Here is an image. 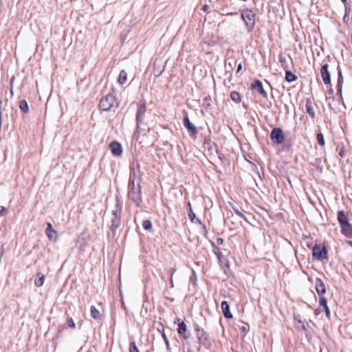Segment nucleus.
Returning a JSON list of instances; mask_svg holds the SVG:
<instances>
[{"instance_id":"obj_49","label":"nucleus","mask_w":352,"mask_h":352,"mask_svg":"<svg viewBox=\"0 0 352 352\" xmlns=\"http://www.w3.org/2000/svg\"><path fill=\"white\" fill-rule=\"evenodd\" d=\"M208 6L207 5H204V6H203V8H202V10H203L204 11H206V10H207V9H208Z\"/></svg>"},{"instance_id":"obj_48","label":"nucleus","mask_w":352,"mask_h":352,"mask_svg":"<svg viewBox=\"0 0 352 352\" xmlns=\"http://www.w3.org/2000/svg\"><path fill=\"white\" fill-rule=\"evenodd\" d=\"M321 312V311L319 309H316L315 311H314V314L318 316L320 313Z\"/></svg>"},{"instance_id":"obj_19","label":"nucleus","mask_w":352,"mask_h":352,"mask_svg":"<svg viewBox=\"0 0 352 352\" xmlns=\"http://www.w3.org/2000/svg\"><path fill=\"white\" fill-rule=\"evenodd\" d=\"M305 108H306V111L309 115V116L312 119H314L315 117H316V113H315V111L313 109L312 104H311V101L310 98H307L306 99Z\"/></svg>"},{"instance_id":"obj_6","label":"nucleus","mask_w":352,"mask_h":352,"mask_svg":"<svg viewBox=\"0 0 352 352\" xmlns=\"http://www.w3.org/2000/svg\"><path fill=\"white\" fill-rule=\"evenodd\" d=\"M146 111L145 104H140L137 113H136V122H137V129L136 131L139 134H142L143 135H146V129L141 127L142 124L143 118Z\"/></svg>"},{"instance_id":"obj_21","label":"nucleus","mask_w":352,"mask_h":352,"mask_svg":"<svg viewBox=\"0 0 352 352\" xmlns=\"http://www.w3.org/2000/svg\"><path fill=\"white\" fill-rule=\"evenodd\" d=\"M212 246L213 248V252L217 255L219 261L223 262V260H225L226 258L222 254V252L220 251V249L218 248L217 245H215L214 243H212Z\"/></svg>"},{"instance_id":"obj_33","label":"nucleus","mask_w":352,"mask_h":352,"mask_svg":"<svg viewBox=\"0 0 352 352\" xmlns=\"http://www.w3.org/2000/svg\"><path fill=\"white\" fill-rule=\"evenodd\" d=\"M319 304L324 308L328 307L327 298H324L323 296H319Z\"/></svg>"},{"instance_id":"obj_44","label":"nucleus","mask_w":352,"mask_h":352,"mask_svg":"<svg viewBox=\"0 0 352 352\" xmlns=\"http://www.w3.org/2000/svg\"><path fill=\"white\" fill-rule=\"evenodd\" d=\"M223 239L222 238H217V243L218 245H222L223 243Z\"/></svg>"},{"instance_id":"obj_18","label":"nucleus","mask_w":352,"mask_h":352,"mask_svg":"<svg viewBox=\"0 0 352 352\" xmlns=\"http://www.w3.org/2000/svg\"><path fill=\"white\" fill-rule=\"evenodd\" d=\"M221 307L222 309L223 314L226 318L230 319L232 318V314L230 310V305L227 301H222L221 304Z\"/></svg>"},{"instance_id":"obj_17","label":"nucleus","mask_w":352,"mask_h":352,"mask_svg":"<svg viewBox=\"0 0 352 352\" xmlns=\"http://www.w3.org/2000/svg\"><path fill=\"white\" fill-rule=\"evenodd\" d=\"M187 330V327L184 320L178 319V325H177V333L182 336V338L185 340L188 339V336L185 334Z\"/></svg>"},{"instance_id":"obj_59","label":"nucleus","mask_w":352,"mask_h":352,"mask_svg":"<svg viewBox=\"0 0 352 352\" xmlns=\"http://www.w3.org/2000/svg\"><path fill=\"white\" fill-rule=\"evenodd\" d=\"M316 161H320V159H316Z\"/></svg>"},{"instance_id":"obj_46","label":"nucleus","mask_w":352,"mask_h":352,"mask_svg":"<svg viewBox=\"0 0 352 352\" xmlns=\"http://www.w3.org/2000/svg\"><path fill=\"white\" fill-rule=\"evenodd\" d=\"M173 272H170V287H173Z\"/></svg>"},{"instance_id":"obj_12","label":"nucleus","mask_w":352,"mask_h":352,"mask_svg":"<svg viewBox=\"0 0 352 352\" xmlns=\"http://www.w3.org/2000/svg\"><path fill=\"white\" fill-rule=\"evenodd\" d=\"M251 89L256 90L264 98H267V94L263 88V83L260 80L255 79L251 83Z\"/></svg>"},{"instance_id":"obj_34","label":"nucleus","mask_w":352,"mask_h":352,"mask_svg":"<svg viewBox=\"0 0 352 352\" xmlns=\"http://www.w3.org/2000/svg\"><path fill=\"white\" fill-rule=\"evenodd\" d=\"M129 352H139L135 342H131L129 343Z\"/></svg>"},{"instance_id":"obj_22","label":"nucleus","mask_w":352,"mask_h":352,"mask_svg":"<svg viewBox=\"0 0 352 352\" xmlns=\"http://www.w3.org/2000/svg\"><path fill=\"white\" fill-rule=\"evenodd\" d=\"M91 316L95 320H100L102 317L99 310L94 305L90 309Z\"/></svg>"},{"instance_id":"obj_20","label":"nucleus","mask_w":352,"mask_h":352,"mask_svg":"<svg viewBox=\"0 0 352 352\" xmlns=\"http://www.w3.org/2000/svg\"><path fill=\"white\" fill-rule=\"evenodd\" d=\"M44 280H45V275L43 274H42L41 272H38L36 274V277L34 279V285L36 287H41L44 283Z\"/></svg>"},{"instance_id":"obj_39","label":"nucleus","mask_w":352,"mask_h":352,"mask_svg":"<svg viewBox=\"0 0 352 352\" xmlns=\"http://www.w3.org/2000/svg\"><path fill=\"white\" fill-rule=\"evenodd\" d=\"M241 332H243L244 334H245L249 331V328L245 326H242L239 328Z\"/></svg>"},{"instance_id":"obj_60","label":"nucleus","mask_w":352,"mask_h":352,"mask_svg":"<svg viewBox=\"0 0 352 352\" xmlns=\"http://www.w3.org/2000/svg\"><path fill=\"white\" fill-rule=\"evenodd\" d=\"M182 344H183V346L185 347L186 344L183 343Z\"/></svg>"},{"instance_id":"obj_13","label":"nucleus","mask_w":352,"mask_h":352,"mask_svg":"<svg viewBox=\"0 0 352 352\" xmlns=\"http://www.w3.org/2000/svg\"><path fill=\"white\" fill-rule=\"evenodd\" d=\"M320 74L325 85H331V74L329 71V65L325 63L320 68Z\"/></svg>"},{"instance_id":"obj_50","label":"nucleus","mask_w":352,"mask_h":352,"mask_svg":"<svg viewBox=\"0 0 352 352\" xmlns=\"http://www.w3.org/2000/svg\"><path fill=\"white\" fill-rule=\"evenodd\" d=\"M236 14H237L236 12H230V13L227 14L228 16H232V15H236Z\"/></svg>"},{"instance_id":"obj_5","label":"nucleus","mask_w":352,"mask_h":352,"mask_svg":"<svg viewBox=\"0 0 352 352\" xmlns=\"http://www.w3.org/2000/svg\"><path fill=\"white\" fill-rule=\"evenodd\" d=\"M112 212L111 230L114 232L120 225L122 215V202L118 196L116 197V206Z\"/></svg>"},{"instance_id":"obj_35","label":"nucleus","mask_w":352,"mask_h":352,"mask_svg":"<svg viewBox=\"0 0 352 352\" xmlns=\"http://www.w3.org/2000/svg\"><path fill=\"white\" fill-rule=\"evenodd\" d=\"M233 210L235 212V214L239 216V217H241V219H244L246 222H248V219L246 218V217L242 213L240 212V210L237 208H233Z\"/></svg>"},{"instance_id":"obj_38","label":"nucleus","mask_w":352,"mask_h":352,"mask_svg":"<svg viewBox=\"0 0 352 352\" xmlns=\"http://www.w3.org/2000/svg\"><path fill=\"white\" fill-rule=\"evenodd\" d=\"M6 209L3 206H0V216L3 217L6 214Z\"/></svg>"},{"instance_id":"obj_23","label":"nucleus","mask_w":352,"mask_h":352,"mask_svg":"<svg viewBox=\"0 0 352 352\" xmlns=\"http://www.w3.org/2000/svg\"><path fill=\"white\" fill-rule=\"evenodd\" d=\"M298 77L296 74H294L291 71L285 72V79L288 82H292L297 80Z\"/></svg>"},{"instance_id":"obj_25","label":"nucleus","mask_w":352,"mask_h":352,"mask_svg":"<svg viewBox=\"0 0 352 352\" xmlns=\"http://www.w3.org/2000/svg\"><path fill=\"white\" fill-rule=\"evenodd\" d=\"M187 212H188V217H189L190 220L192 222H195L196 215H195V213L192 211L191 204L190 201H188V204H187Z\"/></svg>"},{"instance_id":"obj_4","label":"nucleus","mask_w":352,"mask_h":352,"mask_svg":"<svg viewBox=\"0 0 352 352\" xmlns=\"http://www.w3.org/2000/svg\"><path fill=\"white\" fill-rule=\"evenodd\" d=\"M99 106L102 111H115L118 107L119 103L114 95L109 94L101 98Z\"/></svg>"},{"instance_id":"obj_14","label":"nucleus","mask_w":352,"mask_h":352,"mask_svg":"<svg viewBox=\"0 0 352 352\" xmlns=\"http://www.w3.org/2000/svg\"><path fill=\"white\" fill-rule=\"evenodd\" d=\"M109 148L112 154L115 156H120L122 153V144L117 141L111 142L109 144Z\"/></svg>"},{"instance_id":"obj_52","label":"nucleus","mask_w":352,"mask_h":352,"mask_svg":"<svg viewBox=\"0 0 352 352\" xmlns=\"http://www.w3.org/2000/svg\"><path fill=\"white\" fill-rule=\"evenodd\" d=\"M10 94H11L12 96H14L13 87H10Z\"/></svg>"},{"instance_id":"obj_27","label":"nucleus","mask_w":352,"mask_h":352,"mask_svg":"<svg viewBox=\"0 0 352 352\" xmlns=\"http://www.w3.org/2000/svg\"><path fill=\"white\" fill-rule=\"evenodd\" d=\"M230 98L232 101L236 103H239L241 100V97L240 94L236 91H232L230 93Z\"/></svg>"},{"instance_id":"obj_9","label":"nucleus","mask_w":352,"mask_h":352,"mask_svg":"<svg viewBox=\"0 0 352 352\" xmlns=\"http://www.w3.org/2000/svg\"><path fill=\"white\" fill-rule=\"evenodd\" d=\"M338 80H337V95L338 96L339 101L344 104V99L342 96V85L344 83V78L342 72L341 67L338 65Z\"/></svg>"},{"instance_id":"obj_1","label":"nucleus","mask_w":352,"mask_h":352,"mask_svg":"<svg viewBox=\"0 0 352 352\" xmlns=\"http://www.w3.org/2000/svg\"><path fill=\"white\" fill-rule=\"evenodd\" d=\"M133 176L135 177L134 164L133 165V168H131V181L129 186L128 195L129 199H131L136 205H139L141 201L140 186L139 184L136 186L135 185L134 178L133 179Z\"/></svg>"},{"instance_id":"obj_30","label":"nucleus","mask_w":352,"mask_h":352,"mask_svg":"<svg viewBox=\"0 0 352 352\" xmlns=\"http://www.w3.org/2000/svg\"><path fill=\"white\" fill-rule=\"evenodd\" d=\"M316 140L320 146H322L325 144L324 138L322 133H318L316 134Z\"/></svg>"},{"instance_id":"obj_54","label":"nucleus","mask_w":352,"mask_h":352,"mask_svg":"<svg viewBox=\"0 0 352 352\" xmlns=\"http://www.w3.org/2000/svg\"><path fill=\"white\" fill-rule=\"evenodd\" d=\"M162 71L160 70L157 74H155V77L157 76H160L161 74H162Z\"/></svg>"},{"instance_id":"obj_29","label":"nucleus","mask_w":352,"mask_h":352,"mask_svg":"<svg viewBox=\"0 0 352 352\" xmlns=\"http://www.w3.org/2000/svg\"><path fill=\"white\" fill-rule=\"evenodd\" d=\"M126 80H127V73L125 70H122L119 74L118 82L120 85H123L124 83L126 82Z\"/></svg>"},{"instance_id":"obj_15","label":"nucleus","mask_w":352,"mask_h":352,"mask_svg":"<svg viewBox=\"0 0 352 352\" xmlns=\"http://www.w3.org/2000/svg\"><path fill=\"white\" fill-rule=\"evenodd\" d=\"M45 234L50 241H56L58 239V234L56 230L53 228L51 223H47Z\"/></svg>"},{"instance_id":"obj_28","label":"nucleus","mask_w":352,"mask_h":352,"mask_svg":"<svg viewBox=\"0 0 352 352\" xmlns=\"http://www.w3.org/2000/svg\"><path fill=\"white\" fill-rule=\"evenodd\" d=\"M19 108L21 111L25 113L29 111V105L25 100H22L19 102Z\"/></svg>"},{"instance_id":"obj_42","label":"nucleus","mask_w":352,"mask_h":352,"mask_svg":"<svg viewBox=\"0 0 352 352\" xmlns=\"http://www.w3.org/2000/svg\"><path fill=\"white\" fill-rule=\"evenodd\" d=\"M345 7V17H347L348 15L350 14L351 9L347 6V5Z\"/></svg>"},{"instance_id":"obj_56","label":"nucleus","mask_w":352,"mask_h":352,"mask_svg":"<svg viewBox=\"0 0 352 352\" xmlns=\"http://www.w3.org/2000/svg\"><path fill=\"white\" fill-rule=\"evenodd\" d=\"M348 243L352 247V241H348Z\"/></svg>"},{"instance_id":"obj_51","label":"nucleus","mask_w":352,"mask_h":352,"mask_svg":"<svg viewBox=\"0 0 352 352\" xmlns=\"http://www.w3.org/2000/svg\"><path fill=\"white\" fill-rule=\"evenodd\" d=\"M219 158L220 160L223 161V159L224 158V155L221 154V155H219Z\"/></svg>"},{"instance_id":"obj_32","label":"nucleus","mask_w":352,"mask_h":352,"mask_svg":"<svg viewBox=\"0 0 352 352\" xmlns=\"http://www.w3.org/2000/svg\"><path fill=\"white\" fill-rule=\"evenodd\" d=\"M157 331H158V332H159V333H161V335H162V336L163 339L164 340V342H165L166 345L167 350H168V351H170V344H169V341H168V338H167V337H166V334L164 333V331H163V332H162V331H161V330H160V329L159 327L157 328Z\"/></svg>"},{"instance_id":"obj_53","label":"nucleus","mask_w":352,"mask_h":352,"mask_svg":"<svg viewBox=\"0 0 352 352\" xmlns=\"http://www.w3.org/2000/svg\"><path fill=\"white\" fill-rule=\"evenodd\" d=\"M341 1L344 3V6H346L347 4L346 0H341Z\"/></svg>"},{"instance_id":"obj_7","label":"nucleus","mask_w":352,"mask_h":352,"mask_svg":"<svg viewBox=\"0 0 352 352\" xmlns=\"http://www.w3.org/2000/svg\"><path fill=\"white\" fill-rule=\"evenodd\" d=\"M270 136L272 142L276 144H283L285 139L284 132L280 127L274 128L272 130Z\"/></svg>"},{"instance_id":"obj_40","label":"nucleus","mask_w":352,"mask_h":352,"mask_svg":"<svg viewBox=\"0 0 352 352\" xmlns=\"http://www.w3.org/2000/svg\"><path fill=\"white\" fill-rule=\"evenodd\" d=\"M324 311H325L326 316L328 318H330L331 312H330V309H329V307H327L324 308Z\"/></svg>"},{"instance_id":"obj_16","label":"nucleus","mask_w":352,"mask_h":352,"mask_svg":"<svg viewBox=\"0 0 352 352\" xmlns=\"http://www.w3.org/2000/svg\"><path fill=\"white\" fill-rule=\"evenodd\" d=\"M315 287L318 296H323L326 293V287L321 278H316Z\"/></svg>"},{"instance_id":"obj_24","label":"nucleus","mask_w":352,"mask_h":352,"mask_svg":"<svg viewBox=\"0 0 352 352\" xmlns=\"http://www.w3.org/2000/svg\"><path fill=\"white\" fill-rule=\"evenodd\" d=\"M336 151L338 152V155L343 158L345 156V146L343 143H338L336 147Z\"/></svg>"},{"instance_id":"obj_55","label":"nucleus","mask_w":352,"mask_h":352,"mask_svg":"<svg viewBox=\"0 0 352 352\" xmlns=\"http://www.w3.org/2000/svg\"><path fill=\"white\" fill-rule=\"evenodd\" d=\"M196 222L199 223V224H202V222L198 219H197Z\"/></svg>"},{"instance_id":"obj_37","label":"nucleus","mask_w":352,"mask_h":352,"mask_svg":"<svg viewBox=\"0 0 352 352\" xmlns=\"http://www.w3.org/2000/svg\"><path fill=\"white\" fill-rule=\"evenodd\" d=\"M294 319L296 322H297L299 324H302L304 322L301 319V316L298 314H294Z\"/></svg>"},{"instance_id":"obj_36","label":"nucleus","mask_w":352,"mask_h":352,"mask_svg":"<svg viewBox=\"0 0 352 352\" xmlns=\"http://www.w3.org/2000/svg\"><path fill=\"white\" fill-rule=\"evenodd\" d=\"M66 322H67V324L69 327H71V328H72V329H74V328L76 327V324H75V322H74V320H73L72 318H68L67 319Z\"/></svg>"},{"instance_id":"obj_11","label":"nucleus","mask_w":352,"mask_h":352,"mask_svg":"<svg viewBox=\"0 0 352 352\" xmlns=\"http://www.w3.org/2000/svg\"><path fill=\"white\" fill-rule=\"evenodd\" d=\"M183 124L187 129L188 132L190 137H195L197 135V128L195 126V124L190 122V118L188 116V115H186V116L184 117Z\"/></svg>"},{"instance_id":"obj_3","label":"nucleus","mask_w":352,"mask_h":352,"mask_svg":"<svg viewBox=\"0 0 352 352\" xmlns=\"http://www.w3.org/2000/svg\"><path fill=\"white\" fill-rule=\"evenodd\" d=\"M241 17L248 33L253 31L256 24V14L252 9L245 8L241 11Z\"/></svg>"},{"instance_id":"obj_2","label":"nucleus","mask_w":352,"mask_h":352,"mask_svg":"<svg viewBox=\"0 0 352 352\" xmlns=\"http://www.w3.org/2000/svg\"><path fill=\"white\" fill-rule=\"evenodd\" d=\"M337 219L341 228L342 234L348 238H352V224L344 210H339L337 213Z\"/></svg>"},{"instance_id":"obj_10","label":"nucleus","mask_w":352,"mask_h":352,"mask_svg":"<svg viewBox=\"0 0 352 352\" xmlns=\"http://www.w3.org/2000/svg\"><path fill=\"white\" fill-rule=\"evenodd\" d=\"M195 329L199 344L206 347L210 345L208 334L204 329L199 325H196Z\"/></svg>"},{"instance_id":"obj_57","label":"nucleus","mask_w":352,"mask_h":352,"mask_svg":"<svg viewBox=\"0 0 352 352\" xmlns=\"http://www.w3.org/2000/svg\"><path fill=\"white\" fill-rule=\"evenodd\" d=\"M188 352H191V350L189 349V347L187 348Z\"/></svg>"},{"instance_id":"obj_43","label":"nucleus","mask_w":352,"mask_h":352,"mask_svg":"<svg viewBox=\"0 0 352 352\" xmlns=\"http://www.w3.org/2000/svg\"><path fill=\"white\" fill-rule=\"evenodd\" d=\"M301 324V327H300L301 329H302L304 332H305V333H307V327L305 325L304 322H303L302 324Z\"/></svg>"},{"instance_id":"obj_41","label":"nucleus","mask_w":352,"mask_h":352,"mask_svg":"<svg viewBox=\"0 0 352 352\" xmlns=\"http://www.w3.org/2000/svg\"><path fill=\"white\" fill-rule=\"evenodd\" d=\"M327 93L329 95V97H331L333 99H334V96H333L334 91H333V89L332 88H330L327 91Z\"/></svg>"},{"instance_id":"obj_47","label":"nucleus","mask_w":352,"mask_h":352,"mask_svg":"<svg viewBox=\"0 0 352 352\" xmlns=\"http://www.w3.org/2000/svg\"><path fill=\"white\" fill-rule=\"evenodd\" d=\"M242 69V64L241 63H240L238 66H237V69H236V73H239L241 70Z\"/></svg>"},{"instance_id":"obj_58","label":"nucleus","mask_w":352,"mask_h":352,"mask_svg":"<svg viewBox=\"0 0 352 352\" xmlns=\"http://www.w3.org/2000/svg\"><path fill=\"white\" fill-rule=\"evenodd\" d=\"M343 20H344V21L346 20V17H345V15H344V17H343Z\"/></svg>"},{"instance_id":"obj_26","label":"nucleus","mask_w":352,"mask_h":352,"mask_svg":"<svg viewBox=\"0 0 352 352\" xmlns=\"http://www.w3.org/2000/svg\"><path fill=\"white\" fill-rule=\"evenodd\" d=\"M211 101H212V99L210 96H205L203 99L202 106L206 109H210L212 107Z\"/></svg>"},{"instance_id":"obj_31","label":"nucleus","mask_w":352,"mask_h":352,"mask_svg":"<svg viewBox=\"0 0 352 352\" xmlns=\"http://www.w3.org/2000/svg\"><path fill=\"white\" fill-rule=\"evenodd\" d=\"M152 222L151 220H148V219H146V220H144L142 223V226L144 228V230H149L152 228Z\"/></svg>"},{"instance_id":"obj_8","label":"nucleus","mask_w":352,"mask_h":352,"mask_svg":"<svg viewBox=\"0 0 352 352\" xmlns=\"http://www.w3.org/2000/svg\"><path fill=\"white\" fill-rule=\"evenodd\" d=\"M312 255L315 259L319 261L327 258L326 247L320 244H316L312 248Z\"/></svg>"},{"instance_id":"obj_45","label":"nucleus","mask_w":352,"mask_h":352,"mask_svg":"<svg viewBox=\"0 0 352 352\" xmlns=\"http://www.w3.org/2000/svg\"><path fill=\"white\" fill-rule=\"evenodd\" d=\"M14 79H15V77L13 76L11 78L10 80V87H13V86H14Z\"/></svg>"}]
</instances>
